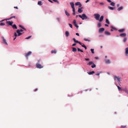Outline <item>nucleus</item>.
Returning <instances> with one entry per match:
<instances>
[{"label":"nucleus","instance_id":"nucleus-1","mask_svg":"<svg viewBox=\"0 0 128 128\" xmlns=\"http://www.w3.org/2000/svg\"><path fill=\"white\" fill-rule=\"evenodd\" d=\"M94 16L96 20H99V18L100 17V15L99 14H94Z\"/></svg>","mask_w":128,"mask_h":128},{"label":"nucleus","instance_id":"nucleus-2","mask_svg":"<svg viewBox=\"0 0 128 128\" xmlns=\"http://www.w3.org/2000/svg\"><path fill=\"white\" fill-rule=\"evenodd\" d=\"M32 53L31 51H29L28 53L25 54V56L27 59H28V57Z\"/></svg>","mask_w":128,"mask_h":128},{"label":"nucleus","instance_id":"nucleus-3","mask_svg":"<svg viewBox=\"0 0 128 128\" xmlns=\"http://www.w3.org/2000/svg\"><path fill=\"white\" fill-rule=\"evenodd\" d=\"M82 20H84V19H89V18L87 16L86 14H82Z\"/></svg>","mask_w":128,"mask_h":128},{"label":"nucleus","instance_id":"nucleus-4","mask_svg":"<svg viewBox=\"0 0 128 128\" xmlns=\"http://www.w3.org/2000/svg\"><path fill=\"white\" fill-rule=\"evenodd\" d=\"M36 66L37 68H43V66H42L40 64L38 63L36 64Z\"/></svg>","mask_w":128,"mask_h":128},{"label":"nucleus","instance_id":"nucleus-5","mask_svg":"<svg viewBox=\"0 0 128 128\" xmlns=\"http://www.w3.org/2000/svg\"><path fill=\"white\" fill-rule=\"evenodd\" d=\"M6 24L9 25L10 26H12V24H13V22L12 21H7L6 22Z\"/></svg>","mask_w":128,"mask_h":128},{"label":"nucleus","instance_id":"nucleus-6","mask_svg":"<svg viewBox=\"0 0 128 128\" xmlns=\"http://www.w3.org/2000/svg\"><path fill=\"white\" fill-rule=\"evenodd\" d=\"M73 40L75 42L78 43L80 45L82 44L80 42L76 40L74 38H73Z\"/></svg>","mask_w":128,"mask_h":128},{"label":"nucleus","instance_id":"nucleus-7","mask_svg":"<svg viewBox=\"0 0 128 128\" xmlns=\"http://www.w3.org/2000/svg\"><path fill=\"white\" fill-rule=\"evenodd\" d=\"M114 80H117L119 81L120 82V78L119 77L117 76H114Z\"/></svg>","mask_w":128,"mask_h":128},{"label":"nucleus","instance_id":"nucleus-8","mask_svg":"<svg viewBox=\"0 0 128 128\" xmlns=\"http://www.w3.org/2000/svg\"><path fill=\"white\" fill-rule=\"evenodd\" d=\"M75 5L76 6H79L80 7H81L82 6V5L80 3V2H77L75 3Z\"/></svg>","mask_w":128,"mask_h":128},{"label":"nucleus","instance_id":"nucleus-9","mask_svg":"<svg viewBox=\"0 0 128 128\" xmlns=\"http://www.w3.org/2000/svg\"><path fill=\"white\" fill-rule=\"evenodd\" d=\"M105 61L106 63L107 64H110L111 63V62L109 60L105 59Z\"/></svg>","mask_w":128,"mask_h":128},{"label":"nucleus","instance_id":"nucleus-10","mask_svg":"<svg viewBox=\"0 0 128 128\" xmlns=\"http://www.w3.org/2000/svg\"><path fill=\"white\" fill-rule=\"evenodd\" d=\"M70 4L71 5V6L72 8L73 9L74 8V4L73 2H70Z\"/></svg>","mask_w":128,"mask_h":128},{"label":"nucleus","instance_id":"nucleus-11","mask_svg":"<svg viewBox=\"0 0 128 128\" xmlns=\"http://www.w3.org/2000/svg\"><path fill=\"white\" fill-rule=\"evenodd\" d=\"M2 38L3 39V42L4 44H6V45H8V44L7 42H6V39L4 38V37H2Z\"/></svg>","mask_w":128,"mask_h":128},{"label":"nucleus","instance_id":"nucleus-12","mask_svg":"<svg viewBox=\"0 0 128 128\" xmlns=\"http://www.w3.org/2000/svg\"><path fill=\"white\" fill-rule=\"evenodd\" d=\"M104 28H100L99 30V32H102L104 30Z\"/></svg>","mask_w":128,"mask_h":128},{"label":"nucleus","instance_id":"nucleus-13","mask_svg":"<svg viewBox=\"0 0 128 128\" xmlns=\"http://www.w3.org/2000/svg\"><path fill=\"white\" fill-rule=\"evenodd\" d=\"M104 18V16H101L100 20H99V22H101L103 20V18Z\"/></svg>","mask_w":128,"mask_h":128},{"label":"nucleus","instance_id":"nucleus-14","mask_svg":"<svg viewBox=\"0 0 128 128\" xmlns=\"http://www.w3.org/2000/svg\"><path fill=\"white\" fill-rule=\"evenodd\" d=\"M126 34L125 33H124L120 34V36H121L124 37L126 36Z\"/></svg>","mask_w":128,"mask_h":128},{"label":"nucleus","instance_id":"nucleus-15","mask_svg":"<svg viewBox=\"0 0 128 128\" xmlns=\"http://www.w3.org/2000/svg\"><path fill=\"white\" fill-rule=\"evenodd\" d=\"M82 8H78V11L79 13H81L83 11V10L82 9Z\"/></svg>","mask_w":128,"mask_h":128},{"label":"nucleus","instance_id":"nucleus-16","mask_svg":"<svg viewBox=\"0 0 128 128\" xmlns=\"http://www.w3.org/2000/svg\"><path fill=\"white\" fill-rule=\"evenodd\" d=\"M65 35L66 37H68L69 35V32L68 31H66L65 32Z\"/></svg>","mask_w":128,"mask_h":128},{"label":"nucleus","instance_id":"nucleus-17","mask_svg":"<svg viewBox=\"0 0 128 128\" xmlns=\"http://www.w3.org/2000/svg\"><path fill=\"white\" fill-rule=\"evenodd\" d=\"M12 26L13 28L14 29H17V27L16 24H14L13 25H12Z\"/></svg>","mask_w":128,"mask_h":128},{"label":"nucleus","instance_id":"nucleus-18","mask_svg":"<svg viewBox=\"0 0 128 128\" xmlns=\"http://www.w3.org/2000/svg\"><path fill=\"white\" fill-rule=\"evenodd\" d=\"M72 11L73 12L72 14L73 15H74L76 14L75 10V8H74L72 9Z\"/></svg>","mask_w":128,"mask_h":128},{"label":"nucleus","instance_id":"nucleus-19","mask_svg":"<svg viewBox=\"0 0 128 128\" xmlns=\"http://www.w3.org/2000/svg\"><path fill=\"white\" fill-rule=\"evenodd\" d=\"M72 51L73 52H76L77 51L76 49L75 48H72Z\"/></svg>","mask_w":128,"mask_h":128},{"label":"nucleus","instance_id":"nucleus-20","mask_svg":"<svg viewBox=\"0 0 128 128\" xmlns=\"http://www.w3.org/2000/svg\"><path fill=\"white\" fill-rule=\"evenodd\" d=\"M125 29H121L119 30H118V32H124V31Z\"/></svg>","mask_w":128,"mask_h":128},{"label":"nucleus","instance_id":"nucleus-21","mask_svg":"<svg viewBox=\"0 0 128 128\" xmlns=\"http://www.w3.org/2000/svg\"><path fill=\"white\" fill-rule=\"evenodd\" d=\"M123 8V7L122 6L120 7L119 8L117 9L118 10V11H120V10H122Z\"/></svg>","mask_w":128,"mask_h":128},{"label":"nucleus","instance_id":"nucleus-22","mask_svg":"<svg viewBox=\"0 0 128 128\" xmlns=\"http://www.w3.org/2000/svg\"><path fill=\"white\" fill-rule=\"evenodd\" d=\"M56 51L55 50H52L51 52L52 54L54 53L56 54Z\"/></svg>","mask_w":128,"mask_h":128},{"label":"nucleus","instance_id":"nucleus-23","mask_svg":"<svg viewBox=\"0 0 128 128\" xmlns=\"http://www.w3.org/2000/svg\"><path fill=\"white\" fill-rule=\"evenodd\" d=\"M94 73V72L92 71V72H88V74L89 75H91Z\"/></svg>","mask_w":128,"mask_h":128},{"label":"nucleus","instance_id":"nucleus-24","mask_svg":"<svg viewBox=\"0 0 128 128\" xmlns=\"http://www.w3.org/2000/svg\"><path fill=\"white\" fill-rule=\"evenodd\" d=\"M65 12L66 14V15L68 16H70V14H69L67 12L66 10H65Z\"/></svg>","mask_w":128,"mask_h":128},{"label":"nucleus","instance_id":"nucleus-25","mask_svg":"<svg viewBox=\"0 0 128 128\" xmlns=\"http://www.w3.org/2000/svg\"><path fill=\"white\" fill-rule=\"evenodd\" d=\"M19 26L21 28H22V29H23L24 30H26V29L25 28H24L23 26H22L21 25H19Z\"/></svg>","mask_w":128,"mask_h":128},{"label":"nucleus","instance_id":"nucleus-26","mask_svg":"<svg viewBox=\"0 0 128 128\" xmlns=\"http://www.w3.org/2000/svg\"><path fill=\"white\" fill-rule=\"evenodd\" d=\"M38 4L40 6H41L42 4V2L41 1H38Z\"/></svg>","mask_w":128,"mask_h":128},{"label":"nucleus","instance_id":"nucleus-27","mask_svg":"<svg viewBox=\"0 0 128 128\" xmlns=\"http://www.w3.org/2000/svg\"><path fill=\"white\" fill-rule=\"evenodd\" d=\"M108 8L110 9V10H114V8L112 7H111L110 6H108Z\"/></svg>","mask_w":128,"mask_h":128},{"label":"nucleus","instance_id":"nucleus-28","mask_svg":"<svg viewBox=\"0 0 128 128\" xmlns=\"http://www.w3.org/2000/svg\"><path fill=\"white\" fill-rule=\"evenodd\" d=\"M126 54H128V48H126Z\"/></svg>","mask_w":128,"mask_h":128},{"label":"nucleus","instance_id":"nucleus-29","mask_svg":"<svg viewBox=\"0 0 128 128\" xmlns=\"http://www.w3.org/2000/svg\"><path fill=\"white\" fill-rule=\"evenodd\" d=\"M111 3L110 4V5L112 6H114L115 5V3L113 2H111Z\"/></svg>","mask_w":128,"mask_h":128},{"label":"nucleus","instance_id":"nucleus-30","mask_svg":"<svg viewBox=\"0 0 128 128\" xmlns=\"http://www.w3.org/2000/svg\"><path fill=\"white\" fill-rule=\"evenodd\" d=\"M105 33L107 35H110V33L109 32H105Z\"/></svg>","mask_w":128,"mask_h":128},{"label":"nucleus","instance_id":"nucleus-31","mask_svg":"<svg viewBox=\"0 0 128 128\" xmlns=\"http://www.w3.org/2000/svg\"><path fill=\"white\" fill-rule=\"evenodd\" d=\"M106 22L108 24H110V22L107 18L106 19Z\"/></svg>","mask_w":128,"mask_h":128},{"label":"nucleus","instance_id":"nucleus-32","mask_svg":"<svg viewBox=\"0 0 128 128\" xmlns=\"http://www.w3.org/2000/svg\"><path fill=\"white\" fill-rule=\"evenodd\" d=\"M77 50L78 51H80L81 52H83V51L82 50H80V48H77Z\"/></svg>","mask_w":128,"mask_h":128},{"label":"nucleus","instance_id":"nucleus-33","mask_svg":"<svg viewBox=\"0 0 128 128\" xmlns=\"http://www.w3.org/2000/svg\"><path fill=\"white\" fill-rule=\"evenodd\" d=\"M117 87L118 89L120 91L121 90H122V89L119 86H117Z\"/></svg>","mask_w":128,"mask_h":128},{"label":"nucleus","instance_id":"nucleus-34","mask_svg":"<svg viewBox=\"0 0 128 128\" xmlns=\"http://www.w3.org/2000/svg\"><path fill=\"white\" fill-rule=\"evenodd\" d=\"M74 26L76 27L77 28H78V26L77 24H74Z\"/></svg>","mask_w":128,"mask_h":128},{"label":"nucleus","instance_id":"nucleus-35","mask_svg":"<svg viewBox=\"0 0 128 128\" xmlns=\"http://www.w3.org/2000/svg\"><path fill=\"white\" fill-rule=\"evenodd\" d=\"M93 64V62H90L88 63L87 64L88 65H90Z\"/></svg>","mask_w":128,"mask_h":128},{"label":"nucleus","instance_id":"nucleus-36","mask_svg":"<svg viewBox=\"0 0 128 128\" xmlns=\"http://www.w3.org/2000/svg\"><path fill=\"white\" fill-rule=\"evenodd\" d=\"M5 25V24L4 22H1L0 24V26H4Z\"/></svg>","mask_w":128,"mask_h":128},{"label":"nucleus","instance_id":"nucleus-37","mask_svg":"<svg viewBox=\"0 0 128 128\" xmlns=\"http://www.w3.org/2000/svg\"><path fill=\"white\" fill-rule=\"evenodd\" d=\"M123 90L126 93H128V91L126 90V88L124 89Z\"/></svg>","mask_w":128,"mask_h":128},{"label":"nucleus","instance_id":"nucleus-38","mask_svg":"<svg viewBox=\"0 0 128 128\" xmlns=\"http://www.w3.org/2000/svg\"><path fill=\"white\" fill-rule=\"evenodd\" d=\"M111 27L113 29V30H116V28H114L112 26H111Z\"/></svg>","mask_w":128,"mask_h":128},{"label":"nucleus","instance_id":"nucleus-39","mask_svg":"<svg viewBox=\"0 0 128 128\" xmlns=\"http://www.w3.org/2000/svg\"><path fill=\"white\" fill-rule=\"evenodd\" d=\"M96 66V65L93 64V65L91 66V67L92 68H94V67H95Z\"/></svg>","mask_w":128,"mask_h":128},{"label":"nucleus","instance_id":"nucleus-40","mask_svg":"<svg viewBox=\"0 0 128 128\" xmlns=\"http://www.w3.org/2000/svg\"><path fill=\"white\" fill-rule=\"evenodd\" d=\"M84 40L85 41H86L89 42L90 41V40L88 39L84 38Z\"/></svg>","mask_w":128,"mask_h":128},{"label":"nucleus","instance_id":"nucleus-41","mask_svg":"<svg viewBox=\"0 0 128 128\" xmlns=\"http://www.w3.org/2000/svg\"><path fill=\"white\" fill-rule=\"evenodd\" d=\"M127 40V39L126 38H124V42H126V41Z\"/></svg>","mask_w":128,"mask_h":128},{"label":"nucleus","instance_id":"nucleus-42","mask_svg":"<svg viewBox=\"0 0 128 128\" xmlns=\"http://www.w3.org/2000/svg\"><path fill=\"white\" fill-rule=\"evenodd\" d=\"M90 50L92 53L94 54V49H93L91 48L90 49Z\"/></svg>","mask_w":128,"mask_h":128},{"label":"nucleus","instance_id":"nucleus-43","mask_svg":"<svg viewBox=\"0 0 128 128\" xmlns=\"http://www.w3.org/2000/svg\"><path fill=\"white\" fill-rule=\"evenodd\" d=\"M98 27H100L101 26V24L100 23H98Z\"/></svg>","mask_w":128,"mask_h":128},{"label":"nucleus","instance_id":"nucleus-44","mask_svg":"<svg viewBox=\"0 0 128 128\" xmlns=\"http://www.w3.org/2000/svg\"><path fill=\"white\" fill-rule=\"evenodd\" d=\"M73 24H75L76 23V20H74L73 22Z\"/></svg>","mask_w":128,"mask_h":128},{"label":"nucleus","instance_id":"nucleus-45","mask_svg":"<svg viewBox=\"0 0 128 128\" xmlns=\"http://www.w3.org/2000/svg\"><path fill=\"white\" fill-rule=\"evenodd\" d=\"M31 36H30L28 37H27L25 38L26 39H28L30 38L31 37Z\"/></svg>","mask_w":128,"mask_h":128},{"label":"nucleus","instance_id":"nucleus-46","mask_svg":"<svg viewBox=\"0 0 128 128\" xmlns=\"http://www.w3.org/2000/svg\"><path fill=\"white\" fill-rule=\"evenodd\" d=\"M16 32L18 34H19V33H20V30H17Z\"/></svg>","mask_w":128,"mask_h":128},{"label":"nucleus","instance_id":"nucleus-47","mask_svg":"<svg viewBox=\"0 0 128 128\" xmlns=\"http://www.w3.org/2000/svg\"><path fill=\"white\" fill-rule=\"evenodd\" d=\"M68 25L71 28H72V25L71 24H69Z\"/></svg>","mask_w":128,"mask_h":128},{"label":"nucleus","instance_id":"nucleus-48","mask_svg":"<svg viewBox=\"0 0 128 128\" xmlns=\"http://www.w3.org/2000/svg\"><path fill=\"white\" fill-rule=\"evenodd\" d=\"M15 18V16H12L11 17H10V19H11L13 18Z\"/></svg>","mask_w":128,"mask_h":128},{"label":"nucleus","instance_id":"nucleus-49","mask_svg":"<svg viewBox=\"0 0 128 128\" xmlns=\"http://www.w3.org/2000/svg\"><path fill=\"white\" fill-rule=\"evenodd\" d=\"M126 126H122L121 128H126Z\"/></svg>","mask_w":128,"mask_h":128},{"label":"nucleus","instance_id":"nucleus-50","mask_svg":"<svg viewBox=\"0 0 128 128\" xmlns=\"http://www.w3.org/2000/svg\"><path fill=\"white\" fill-rule=\"evenodd\" d=\"M78 16L80 17V18H82V16L81 15H78Z\"/></svg>","mask_w":128,"mask_h":128},{"label":"nucleus","instance_id":"nucleus-51","mask_svg":"<svg viewBox=\"0 0 128 128\" xmlns=\"http://www.w3.org/2000/svg\"><path fill=\"white\" fill-rule=\"evenodd\" d=\"M14 36L15 37H16L17 36V34L16 32H15L14 33Z\"/></svg>","mask_w":128,"mask_h":128},{"label":"nucleus","instance_id":"nucleus-52","mask_svg":"<svg viewBox=\"0 0 128 128\" xmlns=\"http://www.w3.org/2000/svg\"><path fill=\"white\" fill-rule=\"evenodd\" d=\"M57 20L59 22H60V18H57Z\"/></svg>","mask_w":128,"mask_h":128},{"label":"nucleus","instance_id":"nucleus-53","mask_svg":"<svg viewBox=\"0 0 128 128\" xmlns=\"http://www.w3.org/2000/svg\"><path fill=\"white\" fill-rule=\"evenodd\" d=\"M100 73H101V72H100V73H97V74H96V75L98 76H99L100 75Z\"/></svg>","mask_w":128,"mask_h":128},{"label":"nucleus","instance_id":"nucleus-54","mask_svg":"<svg viewBox=\"0 0 128 128\" xmlns=\"http://www.w3.org/2000/svg\"><path fill=\"white\" fill-rule=\"evenodd\" d=\"M22 34V33L20 32V33H19V34H18V36H20Z\"/></svg>","mask_w":128,"mask_h":128},{"label":"nucleus","instance_id":"nucleus-55","mask_svg":"<svg viewBox=\"0 0 128 128\" xmlns=\"http://www.w3.org/2000/svg\"><path fill=\"white\" fill-rule=\"evenodd\" d=\"M85 60L86 61H89L90 60L89 58H85Z\"/></svg>","mask_w":128,"mask_h":128},{"label":"nucleus","instance_id":"nucleus-56","mask_svg":"<svg viewBox=\"0 0 128 128\" xmlns=\"http://www.w3.org/2000/svg\"><path fill=\"white\" fill-rule=\"evenodd\" d=\"M6 20V19H4V20H1V21H0V22H3L4 21V20Z\"/></svg>","mask_w":128,"mask_h":128},{"label":"nucleus","instance_id":"nucleus-57","mask_svg":"<svg viewBox=\"0 0 128 128\" xmlns=\"http://www.w3.org/2000/svg\"><path fill=\"white\" fill-rule=\"evenodd\" d=\"M108 2H112V1L110 0H106Z\"/></svg>","mask_w":128,"mask_h":128},{"label":"nucleus","instance_id":"nucleus-58","mask_svg":"<svg viewBox=\"0 0 128 128\" xmlns=\"http://www.w3.org/2000/svg\"><path fill=\"white\" fill-rule=\"evenodd\" d=\"M86 46L84 44H83L82 45V47H84Z\"/></svg>","mask_w":128,"mask_h":128},{"label":"nucleus","instance_id":"nucleus-59","mask_svg":"<svg viewBox=\"0 0 128 128\" xmlns=\"http://www.w3.org/2000/svg\"><path fill=\"white\" fill-rule=\"evenodd\" d=\"M104 25L106 26H108V25L107 24H105Z\"/></svg>","mask_w":128,"mask_h":128},{"label":"nucleus","instance_id":"nucleus-60","mask_svg":"<svg viewBox=\"0 0 128 128\" xmlns=\"http://www.w3.org/2000/svg\"><path fill=\"white\" fill-rule=\"evenodd\" d=\"M76 45V43H74L72 44V46H75Z\"/></svg>","mask_w":128,"mask_h":128},{"label":"nucleus","instance_id":"nucleus-61","mask_svg":"<svg viewBox=\"0 0 128 128\" xmlns=\"http://www.w3.org/2000/svg\"><path fill=\"white\" fill-rule=\"evenodd\" d=\"M76 34L77 36H79V34L78 33H76Z\"/></svg>","mask_w":128,"mask_h":128},{"label":"nucleus","instance_id":"nucleus-62","mask_svg":"<svg viewBox=\"0 0 128 128\" xmlns=\"http://www.w3.org/2000/svg\"><path fill=\"white\" fill-rule=\"evenodd\" d=\"M14 8H16L17 9H18V7L17 6H14Z\"/></svg>","mask_w":128,"mask_h":128},{"label":"nucleus","instance_id":"nucleus-63","mask_svg":"<svg viewBox=\"0 0 128 128\" xmlns=\"http://www.w3.org/2000/svg\"><path fill=\"white\" fill-rule=\"evenodd\" d=\"M100 4L101 5H103L104 4V3L102 2H101L100 3Z\"/></svg>","mask_w":128,"mask_h":128},{"label":"nucleus","instance_id":"nucleus-64","mask_svg":"<svg viewBox=\"0 0 128 128\" xmlns=\"http://www.w3.org/2000/svg\"><path fill=\"white\" fill-rule=\"evenodd\" d=\"M90 1V0H87L86 2V3H87L88 2H89V1Z\"/></svg>","mask_w":128,"mask_h":128}]
</instances>
